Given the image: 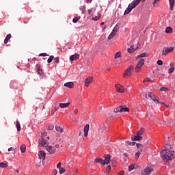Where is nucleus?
<instances>
[{
  "instance_id": "f257e3e1",
  "label": "nucleus",
  "mask_w": 175,
  "mask_h": 175,
  "mask_svg": "<svg viewBox=\"0 0 175 175\" xmlns=\"http://www.w3.org/2000/svg\"><path fill=\"white\" fill-rule=\"evenodd\" d=\"M160 157L166 163H170L175 159V151L172 150V146L165 144L164 149L160 152Z\"/></svg>"
},
{
  "instance_id": "f03ea898",
  "label": "nucleus",
  "mask_w": 175,
  "mask_h": 175,
  "mask_svg": "<svg viewBox=\"0 0 175 175\" xmlns=\"http://www.w3.org/2000/svg\"><path fill=\"white\" fill-rule=\"evenodd\" d=\"M144 2L146 0H134L131 4L129 5L128 8L124 11V14H129V13H131L132 12L133 9H135L140 2Z\"/></svg>"
},
{
  "instance_id": "7ed1b4c3",
  "label": "nucleus",
  "mask_w": 175,
  "mask_h": 175,
  "mask_svg": "<svg viewBox=\"0 0 175 175\" xmlns=\"http://www.w3.org/2000/svg\"><path fill=\"white\" fill-rule=\"evenodd\" d=\"M135 70V67L133 65L129 66L122 73L123 79H129L132 76Z\"/></svg>"
},
{
  "instance_id": "20e7f679",
  "label": "nucleus",
  "mask_w": 175,
  "mask_h": 175,
  "mask_svg": "<svg viewBox=\"0 0 175 175\" xmlns=\"http://www.w3.org/2000/svg\"><path fill=\"white\" fill-rule=\"evenodd\" d=\"M144 133V129H141L137 133L136 135L131 136V140L133 142H140V140H143V137L142 135Z\"/></svg>"
},
{
  "instance_id": "39448f33",
  "label": "nucleus",
  "mask_w": 175,
  "mask_h": 175,
  "mask_svg": "<svg viewBox=\"0 0 175 175\" xmlns=\"http://www.w3.org/2000/svg\"><path fill=\"white\" fill-rule=\"evenodd\" d=\"M154 172V167L151 165H148L146 168H144L141 174L142 175H151V173Z\"/></svg>"
},
{
  "instance_id": "423d86ee",
  "label": "nucleus",
  "mask_w": 175,
  "mask_h": 175,
  "mask_svg": "<svg viewBox=\"0 0 175 175\" xmlns=\"http://www.w3.org/2000/svg\"><path fill=\"white\" fill-rule=\"evenodd\" d=\"M52 143L54 144L55 148H61V147H64V141L61 139V137L55 138Z\"/></svg>"
},
{
  "instance_id": "0eeeda50",
  "label": "nucleus",
  "mask_w": 175,
  "mask_h": 175,
  "mask_svg": "<svg viewBox=\"0 0 175 175\" xmlns=\"http://www.w3.org/2000/svg\"><path fill=\"white\" fill-rule=\"evenodd\" d=\"M114 113H126L129 111V108L126 105H120L113 110Z\"/></svg>"
},
{
  "instance_id": "6e6552de",
  "label": "nucleus",
  "mask_w": 175,
  "mask_h": 175,
  "mask_svg": "<svg viewBox=\"0 0 175 175\" xmlns=\"http://www.w3.org/2000/svg\"><path fill=\"white\" fill-rule=\"evenodd\" d=\"M115 88H116V92H118L119 94H124L126 92V91H128V90L125 88L124 85L120 83H116L115 85Z\"/></svg>"
},
{
  "instance_id": "1a4fd4ad",
  "label": "nucleus",
  "mask_w": 175,
  "mask_h": 175,
  "mask_svg": "<svg viewBox=\"0 0 175 175\" xmlns=\"http://www.w3.org/2000/svg\"><path fill=\"white\" fill-rule=\"evenodd\" d=\"M145 62H146V60H144V59H140L138 61L135 68V71L136 72V73H139V72L142 70V68H143V65H144Z\"/></svg>"
},
{
  "instance_id": "9d476101",
  "label": "nucleus",
  "mask_w": 175,
  "mask_h": 175,
  "mask_svg": "<svg viewBox=\"0 0 175 175\" xmlns=\"http://www.w3.org/2000/svg\"><path fill=\"white\" fill-rule=\"evenodd\" d=\"M148 98H150L152 99V100H153V102H154V103H160L159 97L157 96V95H155L154 93L148 92Z\"/></svg>"
},
{
  "instance_id": "9b49d317",
  "label": "nucleus",
  "mask_w": 175,
  "mask_h": 175,
  "mask_svg": "<svg viewBox=\"0 0 175 175\" xmlns=\"http://www.w3.org/2000/svg\"><path fill=\"white\" fill-rule=\"evenodd\" d=\"M175 47L174 46H170V47H164L162 51V55H167L169 53H172V51H174Z\"/></svg>"
},
{
  "instance_id": "f8f14e48",
  "label": "nucleus",
  "mask_w": 175,
  "mask_h": 175,
  "mask_svg": "<svg viewBox=\"0 0 175 175\" xmlns=\"http://www.w3.org/2000/svg\"><path fill=\"white\" fill-rule=\"evenodd\" d=\"M93 81H94V77H91V76L88 77L85 79V81H84V83H85V87H86V88L90 87V84H92Z\"/></svg>"
},
{
  "instance_id": "ddd939ff",
  "label": "nucleus",
  "mask_w": 175,
  "mask_h": 175,
  "mask_svg": "<svg viewBox=\"0 0 175 175\" xmlns=\"http://www.w3.org/2000/svg\"><path fill=\"white\" fill-rule=\"evenodd\" d=\"M46 150L49 154H55L57 151V148L53 146H48L46 147Z\"/></svg>"
},
{
  "instance_id": "4468645a",
  "label": "nucleus",
  "mask_w": 175,
  "mask_h": 175,
  "mask_svg": "<svg viewBox=\"0 0 175 175\" xmlns=\"http://www.w3.org/2000/svg\"><path fill=\"white\" fill-rule=\"evenodd\" d=\"M39 144L42 146V147H47L49 142L47 141V139H46V138H44V137H42L41 139L39 140Z\"/></svg>"
},
{
  "instance_id": "2eb2a0df",
  "label": "nucleus",
  "mask_w": 175,
  "mask_h": 175,
  "mask_svg": "<svg viewBox=\"0 0 175 175\" xmlns=\"http://www.w3.org/2000/svg\"><path fill=\"white\" fill-rule=\"evenodd\" d=\"M104 158L105 165H109V163H110V161H111V156L110 154H105Z\"/></svg>"
},
{
  "instance_id": "dca6fc26",
  "label": "nucleus",
  "mask_w": 175,
  "mask_h": 175,
  "mask_svg": "<svg viewBox=\"0 0 175 175\" xmlns=\"http://www.w3.org/2000/svg\"><path fill=\"white\" fill-rule=\"evenodd\" d=\"M38 157L40 159L44 161L46 159V152L43 150H40L38 153Z\"/></svg>"
},
{
  "instance_id": "f3484780",
  "label": "nucleus",
  "mask_w": 175,
  "mask_h": 175,
  "mask_svg": "<svg viewBox=\"0 0 175 175\" xmlns=\"http://www.w3.org/2000/svg\"><path fill=\"white\" fill-rule=\"evenodd\" d=\"M90 131V124H87L83 128L84 136L87 137L88 136V132Z\"/></svg>"
},
{
  "instance_id": "a211bd4d",
  "label": "nucleus",
  "mask_w": 175,
  "mask_h": 175,
  "mask_svg": "<svg viewBox=\"0 0 175 175\" xmlns=\"http://www.w3.org/2000/svg\"><path fill=\"white\" fill-rule=\"evenodd\" d=\"M137 49H139L137 46L133 45L127 49V51L128 53H135L137 50Z\"/></svg>"
},
{
  "instance_id": "6ab92c4d",
  "label": "nucleus",
  "mask_w": 175,
  "mask_h": 175,
  "mask_svg": "<svg viewBox=\"0 0 175 175\" xmlns=\"http://www.w3.org/2000/svg\"><path fill=\"white\" fill-rule=\"evenodd\" d=\"M80 58V55L75 54L70 57V61H77Z\"/></svg>"
},
{
  "instance_id": "aec40b11",
  "label": "nucleus",
  "mask_w": 175,
  "mask_h": 175,
  "mask_svg": "<svg viewBox=\"0 0 175 175\" xmlns=\"http://www.w3.org/2000/svg\"><path fill=\"white\" fill-rule=\"evenodd\" d=\"M137 167H139L138 164H131L129 167V172H132V170H134V169H137Z\"/></svg>"
},
{
  "instance_id": "412c9836",
  "label": "nucleus",
  "mask_w": 175,
  "mask_h": 175,
  "mask_svg": "<svg viewBox=\"0 0 175 175\" xmlns=\"http://www.w3.org/2000/svg\"><path fill=\"white\" fill-rule=\"evenodd\" d=\"M116 35H117V31H116V29H113L112 32L108 36L109 40L113 39V38H114Z\"/></svg>"
},
{
  "instance_id": "4be33fe9",
  "label": "nucleus",
  "mask_w": 175,
  "mask_h": 175,
  "mask_svg": "<svg viewBox=\"0 0 175 175\" xmlns=\"http://www.w3.org/2000/svg\"><path fill=\"white\" fill-rule=\"evenodd\" d=\"M36 68H37L38 75H39L40 76H42V75H43V70H42V68L40 67V65L37 64Z\"/></svg>"
},
{
  "instance_id": "5701e85b",
  "label": "nucleus",
  "mask_w": 175,
  "mask_h": 175,
  "mask_svg": "<svg viewBox=\"0 0 175 175\" xmlns=\"http://www.w3.org/2000/svg\"><path fill=\"white\" fill-rule=\"evenodd\" d=\"M59 107H61V109H65L66 107H69V106H70V103H59Z\"/></svg>"
},
{
  "instance_id": "b1692460",
  "label": "nucleus",
  "mask_w": 175,
  "mask_h": 175,
  "mask_svg": "<svg viewBox=\"0 0 175 175\" xmlns=\"http://www.w3.org/2000/svg\"><path fill=\"white\" fill-rule=\"evenodd\" d=\"M95 163H100V165H105V161L103 159L100 158H96L94 159Z\"/></svg>"
},
{
  "instance_id": "393cba45",
  "label": "nucleus",
  "mask_w": 175,
  "mask_h": 175,
  "mask_svg": "<svg viewBox=\"0 0 175 175\" xmlns=\"http://www.w3.org/2000/svg\"><path fill=\"white\" fill-rule=\"evenodd\" d=\"M64 87H67L68 88H73V87H75V83H73V82H67L64 83Z\"/></svg>"
},
{
  "instance_id": "a878e982",
  "label": "nucleus",
  "mask_w": 175,
  "mask_h": 175,
  "mask_svg": "<svg viewBox=\"0 0 175 175\" xmlns=\"http://www.w3.org/2000/svg\"><path fill=\"white\" fill-rule=\"evenodd\" d=\"M170 10H174L175 0H169Z\"/></svg>"
},
{
  "instance_id": "bb28decb",
  "label": "nucleus",
  "mask_w": 175,
  "mask_h": 175,
  "mask_svg": "<svg viewBox=\"0 0 175 175\" xmlns=\"http://www.w3.org/2000/svg\"><path fill=\"white\" fill-rule=\"evenodd\" d=\"M122 56V53H121V51L116 52L114 55V59H117L118 58H121Z\"/></svg>"
},
{
  "instance_id": "cd10ccee",
  "label": "nucleus",
  "mask_w": 175,
  "mask_h": 175,
  "mask_svg": "<svg viewBox=\"0 0 175 175\" xmlns=\"http://www.w3.org/2000/svg\"><path fill=\"white\" fill-rule=\"evenodd\" d=\"M165 33H173V28L172 27H167L165 31Z\"/></svg>"
},
{
  "instance_id": "c85d7f7f",
  "label": "nucleus",
  "mask_w": 175,
  "mask_h": 175,
  "mask_svg": "<svg viewBox=\"0 0 175 175\" xmlns=\"http://www.w3.org/2000/svg\"><path fill=\"white\" fill-rule=\"evenodd\" d=\"M10 38H12V35L11 34H8L7 36L5 37V40H4L5 44H8V42H9Z\"/></svg>"
},
{
  "instance_id": "c756f323",
  "label": "nucleus",
  "mask_w": 175,
  "mask_h": 175,
  "mask_svg": "<svg viewBox=\"0 0 175 175\" xmlns=\"http://www.w3.org/2000/svg\"><path fill=\"white\" fill-rule=\"evenodd\" d=\"M144 57H148V54H147L146 53H143L139 55L138 56H137V59H139V58H143Z\"/></svg>"
},
{
  "instance_id": "7c9ffc66",
  "label": "nucleus",
  "mask_w": 175,
  "mask_h": 175,
  "mask_svg": "<svg viewBox=\"0 0 175 175\" xmlns=\"http://www.w3.org/2000/svg\"><path fill=\"white\" fill-rule=\"evenodd\" d=\"M55 129L57 132H59L60 133H62V132H64V129H62L60 126H56Z\"/></svg>"
},
{
  "instance_id": "2f4dec72",
  "label": "nucleus",
  "mask_w": 175,
  "mask_h": 175,
  "mask_svg": "<svg viewBox=\"0 0 175 175\" xmlns=\"http://www.w3.org/2000/svg\"><path fill=\"white\" fill-rule=\"evenodd\" d=\"M8 166H9V164H8V163H3V162L0 163V167L6 168L8 167Z\"/></svg>"
},
{
  "instance_id": "473e14b6",
  "label": "nucleus",
  "mask_w": 175,
  "mask_h": 175,
  "mask_svg": "<svg viewBox=\"0 0 175 175\" xmlns=\"http://www.w3.org/2000/svg\"><path fill=\"white\" fill-rule=\"evenodd\" d=\"M16 129L18 132H20L21 131V125L20 124V122L16 121Z\"/></svg>"
},
{
  "instance_id": "72a5a7b5",
  "label": "nucleus",
  "mask_w": 175,
  "mask_h": 175,
  "mask_svg": "<svg viewBox=\"0 0 175 175\" xmlns=\"http://www.w3.org/2000/svg\"><path fill=\"white\" fill-rule=\"evenodd\" d=\"M26 150H27V146H25V145H21V152H23V153L25 152Z\"/></svg>"
},
{
  "instance_id": "f704fd0d",
  "label": "nucleus",
  "mask_w": 175,
  "mask_h": 175,
  "mask_svg": "<svg viewBox=\"0 0 175 175\" xmlns=\"http://www.w3.org/2000/svg\"><path fill=\"white\" fill-rule=\"evenodd\" d=\"M46 129H48V131H53V129H54V125L53 124H48L46 126Z\"/></svg>"
},
{
  "instance_id": "c9c22d12",
  "label": "nucleus",
  "mask_w": 175,
  "mask_h": 175,
  "mask_svg": "<svg viewBox=\"0 0 175 175\" xmlns=\"http://www.w3.org/2000/svg\"><path fill=\"white\" fill-rule=\"evenodd\" d=\"M80 18H81V17H80V16H79L75 17V18L72 19V23H77V21H79L80 20Z\"/></svg>"
},
{
  "instance_id": "e433bc0d",
  "label": "nucleus",
  "mask_w": 175,
  "mask_h": 175,
  "mask_svg": "<svg viewBox=\"0 0 175 175\" xmlns=\"http://www.w3.org/2000/svg\"><path fill=\"white\" fill-rule=\"evenodd\" d=\"M143 151V149L141 148L138 150L137 152L135 153V157H137V158H139V157H140V154L141 152Z\"/></svg>"
},
{
  "instance_id": "4c0bfd02",
  "label": "nucleus",
  "mask_w": 175,
  "mask_h": 175,
  "mask_svg": "<svg viewBox=\"0 0 175 175\" xmlns=\"http://www.w3.org/2000/svg\"><path fill=\"white\" fill-rule=\"evenodd\" d=\"M53 59H54V56H50L47 60L48 64H51V62H53Z\"/></svg>"
},
{
  "instance_id": "58836bf2",
  "label": "nucleus",
  "mask_w": 175,
  "mask_h": 175,
  "mask_svg": "<svg viewBox=\"0 0 175 175\" xmlns=\"http://www.w3.org/2000/svg\"><path fill=\"white\" fill-rule=\"evenodd\" d=\"M99 18H100V14L94 16L92 18V20H93V21H98V20H99Z\"/></svg>"
},
{
  "instance_id": "ea45409f",
  "label": "nucleus",
  "mask_w": 175,
  "mask_h": 175,
  "mask_svg": "<svg viewBox=\"0 0 175 175\" xmlns=\"http://www.w3.org/2000/svg\"><path fill=\"white\" fill-rule=\"evenodd\" d=\"M59 174H62L66 172V170L63 168L62 167L61 168H59Z\"/></svg>"
},
{
  "instance_id": "a19ab883",
  "label": "nucleus",
  "mask_w": 175,
  "mask_h": 175,
  "mask_svg": "<svg viewBox=\"0 0 175 175\" xmlns=\"http://www.w3.org/2000/svg\"><path fill=\"white\" fill-rule=\"evenodd\" d=\"M174 69L175 68L174 67H171L168 69V73L169 75L173 73L174 72Z\"/></svg>"
},
{
  "instance_id": "79ce46f5",
  "label": "nucleus",
  "mask_w": 175,
  "mask_h": 175,
  "mask_svg": "<svg viewBox=\"0 0 175 175\" xmlns=\"http://www.w3.org/2000/svg\"><path fill=\"white\" fill-rule=\"evenodd\" d=\"M110 170H111V165H107L106 168L105 173L109 174L110 173Z\"/></svg>"
},
{
  "instance_id": "37998d69",
  "label": "nucleus",
  "mask_w": 175,
  "mask_h": 175,
  "mask_svg": "<svg viewBox=\"0 0 175 175\" xmlns=\"http://www.w3.org/2000/svg\"><path fill=\"white\" fill-rule=\"evenodd\" d=\"M160 91H161V92L163 91L164 92H166L169 91V88H165V87H161L160 88Z\"/></svg>"
},
{
  "instance_id": "c03bdc74",
  "label": "nucleus",
  "mask_w": 175,
  "mask_h": 175,
  "mask_svg": "<svg viewBox=\"0 0 175 175\" xmlns=\"http://www.w3.org/2000/svg\"><path fill=\"white\" fill-rule=\"evenodd\" d=\"M126 144H127V146H135V144H136V142H131L129 141H126Z\"/></svg>"
},
{
  "instance_id": "a18cd8bd",
  "label": "nucleus",
  "mask_w": 175,
  "mask_h": 175,
  "mask_svg": "<svg viewBox=\"0 0 175 175\" xmlns=\"http://www.w3.org/2000/svg\"><path fill=\"white\" fill-rule=\"evenodd\" d=\"M136 146L137 147V148H138L139 150H140V149H142V150H143V144H136Z\"/></svg>"
},
{
  "instance_id": "49530a36",
  "label": "nucleus",
  "mask_w": 175,
  "mask_h": 175,
  "mask_svg": "<svg viewBox=\"0 0 175 175\" xmlns=\"http://www.w3.org/2000/svg\"><path fill=\"white\" fill-rule=\"evenodd\" d=\"M147 81H150V83H154V81L150 79V78H146L144 80V83H147Z\"/></svg>"
},
{
  "instance_id": "de8ad7c7",
  "label": "nucleus",
  "mask_w": 175,
  "mask_h": 175,
  "mask_svg": "<svg viewBox=\"0 0 175 175\" xmlns=\"http://www.w3.org/2000/svg\"><path fill=\"white\" fill-rule=\"evenodd\" d=\"M95 10H96L95 8L89 9V10H88V14L91 15V12H95Z\"/></svg>"
},
{
  "instance_id": "09e8293b",
  "label": "nucleus",
  "mask_w": 175,
  "mask_h": 175,
  "mask_svg": "<svg viewBox=\"0 0 175 175\" xmlns=\"http://www.w3.org/2000/svg\"><path fill=\"white\" fill-rule=\"evenodd\" d=\"M161 0H154L153 1V6L154 8H155L157 6V3H158V2H159Z\"/></svg>"
},
{
  "instance_id": "8fccbe9b",
  "label": "nucleus",
  "mask_w": 175,
  "mask_h": 175,
  "mask_svg": "<svg viewBox=\"0 0 175 175\" xmlns=\"http://www.w3.org/2000/svg\"><path fill=\"white\" fill-rule=\"evenodd\" d=\"M157 65L162 66L163 65V62L162 60H158L157 62Z\"/></svg>"
},
{
  "instance_id": "3c124183",
  "label": "nucleus",
  "mask_w": 175,
  "mask_h": 175,
  "mask_svg": "<svg viewBox=\"0 0 175 175\" xmlns=\"http://www.w3.org/2000/svg\"><path fill=\"white\" fill-rule=\"evenodd\" d=\"M79 9H80V10L82 11V13H84L85 12V6H81Z\"/></svg>"
},
{
  "instance_id": "603ef678",
  "label": "nucleus",
  "mask_w": 175,
  "mask_h": 175,
  "mask_svg": "<svg viewBox=\"0 0 175 175\" xmlns=\"http://www.w3.org/2000/svg\"><path fill=\"white\" fill-rule=\"evenodd\" d=\"M55 111H57V108H54L51 111V113L52 115H54V113H55Z\"/></svg>"
},
{
  "instance_id": "864d4df0",
  "label": "nucleus",
  "mask_w": 175,
  "mask_h": 175,
  "mask_svg": "<svg viewBox=\"0 0 175 175\" xmlns=\"http://www.w3.org/2000/svg\"><path fill=\"white\" fill-rule=\"evenodd\" d=\"M54 61L56 64H58L59 62V57H55Z\"/></svg>"
},
{
  "instance_id": "5fc2aeb1",
  "label": "nucleus",
  "mask_w": 175,
  "mask_h": 175,
  "mask_svg": "<svg viewBox=\"0 0 175 175\" xmlns=\"http://www.w3.org/2000/svg\"><path fill=\"white\" fill-rule=\"evenodd\" d=\"M73 113L74 114H79V109H75L73 110Z\"/></svg>"
},
{
  "instance_id": "6e6d98bb",
  "label": "nucleus",
  "mask_w": 175,
  "mask_h": 175,
  "mask_svg": "<svg viewBox=\"0 0 175 175\" xmlns=\"http://www.w3.org/2000/svg\"><path fill=\"white\" fill-rule=\"evenodd\" d=\"M57 173H58V172L57 171V170H53V171L52 172V175H57Z\"/></svg>"
},
{
  "instance_id": "4d7b16f0",
  "label": "nucleus",
  "mask_w": 175,
  "mask_h": 175,
  "mask_svg": "<svg viewBox=\"0 0 175 175\" xmlns=\"http://www.w3.org/2000/svg\"><path fill=\"white\" fill-rule=\"evenodd\" d=\"M57 169H60L62 167H61V162H59L57 165Z\"/></svg>"
},
{
  "instance_id": "13d9d810",
  "label": "nucleus",
  "mask_w": 175,
  "mask_h": 175,
  "mask_svg": "<svg viewBox=\"0 0 175 175\" xmlns=\"http://www.w3.org/2000/svg\"><path fill=\"white\" fill-rule=\"evenodd\" d=\"M46 55H47L46 53H40V54L39 55L40 57H46Z\"/></svg>"
},
{
  "instance_id": "bf43d9fd",
  "label": "nucleus",
  "mask_w": 175,
  "mask_h": 175,
  "mask_svg": "<svg viewBox=\"0 0 175 175\" xmlns=\"http://www.w3.org/2000/svg\"><path fill=\"white\" fill-rule=\"evenodd\" d=\"M160 103V105H163L164 106H165L166 107H169V106H167V105H166L165 104V103H163V102H160L159 103Z\"/></svg>"
},
{
  "instance_id": "052dcab7",
  "label": "nucleus",
  "mask_w": 175,
  "mask_h": 175,
  "mask_svg": "<svg viewBox=\"0 0 175 175\" xmlns=\"http://www.w3.org/2000/svg\"><path fill=\"white\" fill-rule=\"evenodd\" d=\"M106 28H107L106 25H105V26H103V27H102L103 31H105V29H106Z\"/></svg>"
},
{
  "instance_id": "680f3d73",
  "label": "nucleus",
  "mask_w": 175,
  "mask_h": 175,
  "mask_svg": "<svg viewBox=\"0 0 175 175\" xmlns=\"http://www.w3.org/2000/svg\"><path fill=\"white\" fill-rule=\"evenodd\" d=\"M120 175H124V171H121L120 173H119Z\"/></svg>"
},
{
  "instance_id": "e2e57ef3",
  "label": "nucleus",
  "mask_w": 175,
  "mask_h": 175,
  "mask_svg": "<svg viewBox=\"0 0 175 175\" xmlns=\"http://www.w3.org/2000/svg\"><path fill=\"white\" fill-rule=\"evenodd\" d=\"M13 150V148H8V151H12Z\"/></svg>"
},
{
  "instance_id": "0e129e2a",
  "label": "nucleus",
  "mask_w": 175,
  "mask_h": 175,
  "mask_svg": "<svg viewBox=\"0 0 175 175\" xmlns=\"http://www.w3.org/2000/svg\"><path fill=\"white\" fill-rule=\"evenodd\" d=\"M75 173H78L79 172V169H75Z\"/></svg>"
},
{
  "instance_id": "69168bd1",
  "label": "nucleus",
  "mask_w": 175,
  "mask_h": 175,
  "mask_svg": "<svg viewBox=\"0 0 175 175\" xmlns=\"http://www.w3.org/2000/svg\"><path fill=\"white\" fill-rule=\"evenodd\" d=\"M87 2L91 3V2H92V0H87Z\"/></svg>"
},
{
  "instance_id": "338daca9",
  "label": "nucleus",
  "mask_w": 175,
  "mask_h": 175,
  "mask_svg": "<svg viewBox=\"0 0 175 175\" xmlns=\"http://www.w3.org/2000/svg\"><path fill=\"white\" fill-rule=\"evenodd\" d=\"M124 157H126V158H128V154L126 153H124Z\"/></svg>"
},
{
  "instance_id": "774afa93",
  "label": "nucleus",
  "mask_w": 175,
  "mask_h": 175,
  "mask_svg": "<svg viewBox=\"0 0 175 175\" xmlns=\"http://www.w3.org/2000/svg\"><path fill=\"white\" fill-rule=\"evenodd\" d=\"M40 165H41V163L40 161L39 163L37 165L38 167H39L40 166Z\"/></svg>"
}]
</instances>
